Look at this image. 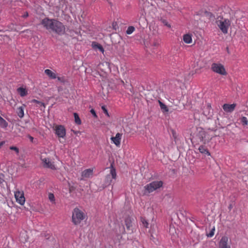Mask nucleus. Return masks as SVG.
I'll use <instances>...</instances> for the list:
<instances>
[{
  "label": "nucleus",
  "mask_w": 248,
  "mask_h": 248,
  "mask_svg": "<svg viewBox=\"0 0 248 248\" xmlns=\"http://www.w3.org/2000/svg\"><path fill=\"white\" fill-rule=\"evenodd\" d=\"M41 159L42 162L43 166L44 168H49L52 170H56V168L53 162L48 158H43L42 156Z\"/></svg>",
  "instance_id": "nucleus-7"
},
{
  "label": "nucleus",
  "mask_w": 248,
  "mask_h": 248,
  "mask_svg": "<svg viewBox=\"0 0 248 248\" xmlns=\"http://www.w3.org/2000/svg\"><path fill=\"white\" fill-rule=\"evenodd\" d=\"M183 41L186 44H190L192 42L191 36L189 34H186L183 36Z\"/></svg>",
  "instance_id": "nucleus-17"
},
{
  "label": "nucleus",
  "mask_w": 248,
  "mask_h": 248,
  "mask_svg": "<svg viewBox=\"0 0 248 248\" xmlns=\"http://www.w3.org/2000/svg\"><path fill=\"white\" fill-rule=\"evenodd\" d=\"M55 134L59 138H64L66 134V131L64 127L60 125H57L55 128Z\"/></svg>",
  "instance_id": "nucleus-9"
},
{
  "label": "nucleus",
  "mask_w": 248,
  "mask_h": 248,
  "mask_svg": "<svg viewBox=\"0 0 248 248\" xmlns=\"http://www.w3.org/2000/svg\"><path fill=\"white\" fill-rule=\"evenodd\" d=\"M102 65H103V63H100V64L98 65L99 67L100 68H101V66H102Z\"/></svg>",
  "instance_id": "nucleus-43"
},
{
  "label": "nucleus",
  "mask_w": 248,
  "mask_h": 248,
  "mask_svg": "<svg viewBox=\"0 0 248 248\" xmlns=\"http://www.w3.org/2000/svg\"><path fill=\"white\" fill-rule=\"evenodd\" d=\"M214 231H215V229L214 228L211 230L210 232L208 234H207L208 237H212L214 234Z\"/></svg>",
  "instance_id": "nucleus-32"
},
{
  "label": "nucleus",
  "mask_w": 248,
  "mask_h": 248,
  "mask_svg": "<svg viewBox=\"0 0 248 248\" xmlns=\"http://www.w3.org/2000/svg\"><path fill=\"white\" fill-rule=\"evenodd\" d=\"M93 168L88 169L83 171L81 174V176L82 177L81 179L92 177L93 176Z\"/></svg>",
  "instance_id": "nucleus-12"
},
{
  "label": "nucleus",
  "mask_w": 248,
  "mask_h": 248,
  "mask_svg": "<svg viewBox=\"0 0 248 248\" xmlns=\"http://www.w3.org/2000/svg\"><path fill=\"white\" fill-rule=\"evenodd\" d=\"M3 142H0V148L3 145Z\"/></svg>",
  "instance_id": "nucleus-44"
},
{
  "label": "nucleus",
  "mask_w": 248,
  "mask_h": 248,
  "mask_svg": "<svg viewBox=\"0 0 248 248\" xmlns=\"http://www.w3.org/2000/svg\"><path fill=\"white\" fill-rule=\"evenodd\" d=\"M135 30V29L133 26H129L128 27L126 32L127 34H131Z\"/></svg>",
  "instance_id": "nucleus-26"
},
{
  "label": "nucleus",
  "mask_w": 248,
  "mask_h": 248,
  "mask_svg": "<svg viewBox=\"0 0 248 248\" xmlns=\"http://www.w3.org/2000/svg\"><path fill=\"white\" fill-rule=\"evenodd\" d=\"M56 78H57V80L61 83H64L66 81L65 78L63 77H57Z\"/></svg>",
  "instance_id": "nucleus-30"
},
{
  "label": "nucleus",
  "mask_w": 248,
  "mask_h": 248,
  "mask_svg": "<svg viewBox=\"0 0 248 248\" xmlns=\"http://www.w3.org/2000/svg\"><path fill=\"white\" fill-rule=\"evenodd\" d=\"M74 116L75 123L78 124H80L81 121H80V119L78 114L77 113H74Z\"/></svg>",
  "instance_id": "nucleus-25"
},
{
  "label": "nucleus",
  "mask_w": 248,
  "mask_h": 248,
  "mask_svg": "<svg viewBox=\"0 0 248 248\" xmlns=\"http://www.w3.org/2000/svg\"><path fill=\"white\" fill-rule=\"evenodd\" d=\"M31 102L35 103L37 104V106L39 107H42L44 109L45 108V106L44 103L42 102H40L37 100L33 99L31 100Z\"/></svg>",
  "instance_id": "nucleus-24"
},
{
  "label": "nucleus",
  "mask_w": 248,
  "mask_h": 248,
  "mask_svg": "<svg viewBox=\"0 0 248 248\" xmlns=\"http://www.w3.org/2000/svg\"><path fill=\"white\" fill-rule=\"evenodd\" d=\"M104 113L108 116V117H109V113L108 111V110L107 109V108H106V107L105 106H102V107H101Z\"/></svg>",
  "instance_id": "nucleus-29"
},
{
  "label": "nucleus",
  "mask_w": 248,
  "mask_h": 248,
  "mask_svg": "<svg viewBox=\"0 0 248 248\" xmlns=\"http://www.w3.org/2000/svg\"><path fill=\"white\" fill-rule=\"evenodd\" d=\"M3 178H4L3 174L2 173H0V184H1L3 182V181H4Z\"/></svg>",
  "instance_id": "nucleus-34"
},
{
  "label": "nucleus",
  "mask_w": 248,
  "mask_h": 248,
  "mask_svg": "<svg viewBox=\"0 0 248 248\" xmlns=\"http://www.w3.org/2000/svg\"><path fill=\"white\" fill-rule=\"evenodd\" d=\"M48 199L52 203H55V197L53 194L49 193Z\"/></svg>",
  "instance_id": "nucleus-28"
},
{
  "label": "nucleus",
  "mask_w": 248,
  "mask_h": 248,
  "mask_svg": "<svg viewBox=\"0 0 248 248\" xmlns=\"http://www.w3.org/2000/svg\"><path fill=\"white\" fill-rule=\"evenodd\" d=\"M223 113V112L222 111H220V112H219V115H220L221 113Z\"/></svg>",
  "instance_id": "nucleus-46"
},
{
  "label": "nucleus",
  "mask_w": 248,
  "mask_h": 248,
  "mask_svg": "<svg viewBox=\"0 0 248 248\" xmlns=\"http://www.w3.org/2000/svg\"><path fill=\"white\" fill-rule=\"evenodd\" d=\"M91 113L93 115V116L96 118L97 116V115L95 113V110L93 109H92L90 111Z\"/></svg>",
  "instance_id": "nucleus-35"
},
{
  "label": "nucleus",
  "mask_w": 248,
  "mask_h": 248,
  "mask_svg": "<svg viewBox=\"0 0 248 248\" xmlns=\"http://www.w3.org/2000/svg\"><path fill=\"white\" fill-rule=\"evenodd\" d=\"M133 219L131 217H127L125 220V225L126 226L128 230H130L131 227L132 226V222Z\"/></svg>",
  "instance_id": "nucleus-15"
},
{
  "label": "nucleus",
  "mask_w": 248,
  "mask_h": 248,
  "mask_svg": "<svg viewBox=\"0 0 248 248\" xmlns=\"http://www.w3.org/2000/svg\"><path fill=\"white\" fill-rule=\"evenodd\" d=\"M10 149L12 150L15 151L17 154L19 153V149L15 146H11L10 147Z\"/></svg>",
  "instance_id": "nucleus-31"
},
{
  "label": "nucleus",
  "mask_w": 248,
  "mask_h": 248,
  "mask_svg": "<svg viewBox=\"0 0 248 248\" xmlns=\"http://www.w3.org/2000/svg\"><path fill=\"white\" fill-rule=\"evenodd\" d=\"M216 24L222 32L225 34L228 32V29L231 26V22L228 19L220 17L216 20Z\"/></svg>",
  "instance_id": "nucleus-2"
},
{
  "label": "nucleus",
  "mask_w": 248,
  "mask_h": 248,
  "mask_svg": "<svg viewBox=\"0 0 248 248\" xmlns=\"http://www.w3.org/2000/svg\"><path fill=\"white\" fill-rule=\"evenodd\" d=\"M41 24L46 30L53 31L59 34H62L65 32L64 26L57 20L45 18L42 20Z\"/></svg>",
  "instance_id": "nucleus-1"
},
{
  "label": "nucleus",
  "mask_w": 248,
  "mask_h": 248,
  "mask_svg": "<svg viewBox=\"0 0 248 248\" xmlns=\"http://www.w3.org/2000/svg\"><path fill=\"white\" fill-rule=\"evenodd\" d=\"M85 217L84 213L78 208H76L73 210L72 220L73 223L76 225H78L81 221Z\"/></svg>",
  "instance_id": "nucleus-3"
},
{
  "label": "nucleus",
  "mask_w": 248,
  "mask_h": 248,
  "mask_svg": "<svg viewBox=\"0 0 248 248\" xmlns=\"http://www.w3.org/2000/svg\"><path fill=\"white\" fill-rule=\"evenodd\" d=\"M160 108L163 112H168L169 109L167 106L160 101H158Z\"/></svg>",
  "instance_id": "nucleus-19"
},
{
  "label": "nucleus",
  "mask_w": 248,
  "mask_h": 248,
  "mask_svg": "<svg viewBox=\"0 0 248 248\" xmlns=\"http://www.w3.org/2000/svg\"><path fill=\"white\" fill-rule=\"evenodd\" d=\"M106 64L108 68L109 67V66H110V63L106 62Z\"/></svg>",
  "instance_id": "nucleus-42"
},
{
  "label": "nucleus",
  "mask_w": 248,
  "mask_h": 248,
  "mask_svg": "<svg viewBox=\"0 0 248 248\" xmlns=\"http://www.w3.org/2000/svg\"><path fill=\"white\" fill-rule=\"evenodd\" d=\"M215 135L214 136H220V132L219 130L217 129L215 130Z\"/></svg>",
  "instance_id": "nucleus-36"
},
{
  "label": "nucleus",
  "mask_w": 248,
  "mask_h": 248,
  "mask_svg": "<svg viewBox=\"0 0 248 248\" xmlns=\"http://www.w3.org/2000/svg\"><path fill=\"white\" fill-rule=\"evenodd\" d=\"M211 68L213 71L218 74L222 75H225L226 74L224 66L220 63H213Z\"/></svg>",
  "instance_id": "nucleus-6"
},
{
  "label": "nucleus",
  "mask_w": 248,
  "mask_h": 248,
  "mask_svg": "<svg viewBox=\"0 0 248 248\" xmlns=\"http://www.w3.org/2000/svg\"><path fill=\"white\" fill-rule=\"evenodd\" d=\"M142 223L143 224V225L147 228L148 227V222H147V221L146 220H145L144 219H142Z\"/></svg>",
  "instance_id": "nucleus-33"
},
{
  "label": "nucleus",
  "mask_w": 248,
  "mask_h": 248,
  "mask_svg": "<svg viewBox=\"0 0 248 248\" xmlns=\"http://www.w3.org/2000/svg\"><path fill=\"white\" fill-rule=\"evenodd\" d=\"M163 183L161 181H154L146 185L144 188L148 193H151L161 187Z\"/></svg>",
  "instance_id": "nucleus-4"
},
{
  "label": "nucleus",
  "mask_w": 248,
  "mask_h": 248,
  "mask_svg": "<svg viewBox=\"0 0 248 248\" xmlns=\"http://www.w3.org/2000/svg\"><path fill=\"white\" fill-rule=\"evenodd\" d=\"M236 106L235 104H232L231 105H229L228 104H225L223 106V108L224 111H225L227 112H231L235 108V107Z\"/></svg>",
  "instance_id": "nucleus-14"
},
{
  "label": "nucleus",
  "mask_w": 248,
  "mask_h": 248,
  "mask_svg": "<svg viewBox=\"0 0 248 248\" xmlns=\"http://www.w3.org/2000/svg\"><path fill=\"white\" fill-rule=\"evenodd\" d=\"M173 231H174V228L170 227V232L173 234H174L173 232Z\"/></svg>",
  "instance_id": "nucleus-39"
},
{
  "label": "nucleus",
  "mask_w": 248,
  "mask_h": 248,
  "mask_svg": "<svg viewBox=\"0 0 248 248\" xmlns=\"http://www.w3.org/2000/svg\"><path fill=\"white\" fill-rule=\"evenodd\" d=\"M241 122L243 125H247L248 124V118L246 117H243L241 119Z\"/></svg>",
  "instance_id": "nucleus-27"
},
{
  "label": "nucleus",
  "mask_w": 248,
  "mask_h": 248,
  "mask_svg": "<svg viewBox=\"0 0 248 248\" xmlns=\"http://www.w3.org/2000/svg\"><path fill=\"white\" fill-rule=\"evenodd\" d=\"M165 25L166 26H167L168 27H170V24H168V23H166Z\"/></svg>",
  "instance_id": "nucleus-45"
},
{
  "label": "nucleus",
  "mask_w": 248,
  "mask_h": 248,
  "mask_svg": "<svg viewBox=\"0 0 248 248\" xmlns=\"http://www.w3.org/2000/svg\"><path fill=\"white\" fill-rule=\"evenodd\" d=\"M219 248H231L227 236H224L221 238L219 242Z\"/></svg>",
  "instance_id": "nucleus-10"
},
{
  "label": "nucleus",
  "mask_w": 248,
  "mask_h": 248,
  "mask_svg": "<svg viewBox=\"0 0 248 248\" xmlns=\"http://www.w3.org/2000/svg\"><path fill=\"white\" fill-rule=\"evenodd\" d=\"M116 178V173L115 170L111 165V169L109 174H108L105 178L106 186L109 185L112 182V179H115Z\"/></svg>",
  "instance_id": "nucleus-5"
},
{
  "label": "nucleus",
  "mask_w": 248,
  "mask_h": 248,
  "mask_svg": "<svg viewBox=\"0 0 248 248\" xmlns=\"http://www.w3.org/2000/svg\"><path fill=\"white\" fill-rule=\"evenodd\" d=\"M15 197L16 202L21 205H23L25 202L23 191H16L15 192Z\"/></svg>",
  "instance_id": "nucleus-8"
},
{
  "label": "nucleus",
  "mask_w": 248,
  "mask_h": 248,
  "mask_svg": "<svg viewBox=\"0 0 248 248\" xmlns=\"http://www.w3.org/2000/svg\"><path fill=\"white\" fill-rule=\"evenodd\" d=\"M116 26H117V23H116V22H113V23H112V26H113V28L114 29H115V30H116Z\"/></svg>",
  "instance_id": "nucleus-38"
},
{
  "label": "nucleus",
  "mask_w": 248,
  "mask_h": 248,
  "mask_svg": "<svg viewBox=\"0 0 248 248\" xmlns=\"http://www.w3.org/2000/svg\"><path fill=\"white\" fill-rule=\"evenodd\" d=\"M122 136L121 134L118 133L115 137L111 138V140L117 146H119L120 144Z\"/></svg>",
  "instance_id": "nucleus-13"
},
{
  "label": "nucleus",
  "mask_w": 248,
  "mask_h": 248,
  "mask_svg": "<svg viewBox=\"0 0 248 248\" xmlns=\"http://www.w3.org/2000/svg\"><path fill=\"white\" fill-rule=\"evenodd\" d=\"M199 151L203 154L207 155H210V153L208 152V151L207 150L206 148H205L204 146H201L199 148Z\"/></svg>",
  "instance_id": "nucleus-22"
},
{
  "label": "nucleus",
  "mask_w": 248,
  "mask_h": 248,
  "mask_svg": "<svg viewBox=\"0 0 248 248\" xmlns=\"http://www.w3.org/2000/svg\"><path fill=\"white\" fill-rule=\"evenodd\" d=\"M28 137L30 139V140L31 141V142H33V138L31 136H28Z\"/></svg>",
  "instance_id": "nucleus-40"
},
{
  "label": "nucleus",
  "mask_w": 248,
  "mask_h": 248,
  "mask_svg": "<svg viewBox=\"0 0 248 248\" xmlns=\"http://www.w3.org/2000/svg\"><path fill=\"white\" fill-rule=\"evenodd\" d=\"M99 49L101 51H104V49H103V48L102 47V46H99Z\"/></svg>",
  "instance_id": "nucleus-41"
},
{
  "label": "nucleus",
  "mask_w": 248,
  "mask_h": 248,
  "mask_svg": "<svg viewBox=\"0 0 248 248\" xmlns=\"http://www.w3.org/2000/svg\"><path fill=\"white\" fill-rule=\"evenodd\" d=\"M217 121H219V118H218V117H217Z\"/></svg>",
  "instance_id": "nucleus-47"
},
{
  "label": "nucleus",
  "mask_w": 248,
  "mask_h": 248,
  "mask_svg": "<svg viewBox=\"0 0 248 248\" xmlns=\"http://www.w3.org/2000/svg\"><path fill=\"white\" fill-rule=\"evenodd\" d=\"M45 73L50 78L52 79H55L57 78L56 74L49 69H46L45 70Z\"/></svg>",
  "instance_id": "nucleus-16"
},
{
  "label": "nucleus",
  "mask_w": 248,
  "mask_h": 248,
  "mask_svg": "<svg viewBox=\"0 0 248 248\" xmlns=\"http://www.w3.org/2000/svg\"><path fill=\"white\" fill-rule=\"evenodd\" d=\"M159 46V41L158 40H154L151 44L152 49L153 52H155V50Z\"/></svg>",
  "instance_id": "nucleus-21"
},
{
  "label": "nucleus",
  "mask_w": 248,
  "mask_h": 248,
  "mask_svg": "<svg viewBox=\"0 0 248 248\" xmlns=\"http://www.w3.org/2000/svg\"><path fill=\"white\" fill-rule=\"evenodd\" d=\"M29 16L28 13L27 12H25L23 15H22V17L23 18H26Z\"/></svg>",
  "instance_id": "nucleus-37"
},
{
  "label": "nucleus",
  "mask_w": 248,
  "mask_h": 248,
  "mask_svg": "<svg viewBox=\"0 0 248 248\" xmlns=\"http://www.w3.org/2000/svg\"><path fill=\"white\" fill-rule=\"evenodd\" d=\"M8 125V123L6 122V121L3 119L0 116V126L2 128H6Z\"/></svg>",
  "instance_id": "nucleus-23"
},
{
  "label": "nucleus",
  "mask_w": 248,
  "mask_h": 248,
  "mask_svg": "<svg viewBox=\"0 0 248 248\" xmlns=\"http://www.w3.org/2000/svg\"><path fill=\"white\" fill-rule=\"evenodd\" d=\"M24 106H21V107H19V108H17V113L18 116L20 118H22V117H23V116H24Z\"/></svg>",
  "instance_id": "nucleus-20"
},
{
  "label": "nucleus",
  "mask_w": 248,
  "mask_h": 248,
  "mask_svg": "<svg viewBox=\"0 0 248 248\" xmlns=\"http://www.w3.org/2000/svg\"><path fill=\"white\" fill-rule=\"evenodd\" d=\"M18 93L21 96L23 97L27 94V91L26 89L22 87L18 88L17 89Z\"/></svg>",
  "instance_id": "nucleus-18"
},
{
  "label": "nucleus",
  "mask_w": 248,
  "mask_h": 248,
  "mask_svg": "<svg viewBox=\"0 0 248 248\" xmlns=\"http://www.w3.org/2000/svg\"><path fill=\"white\" fill-rule=\"evenodd\" d=\"M213 110L212 109L210 105L208 104L204 107L203 110V114L207 119H210L212 116Z\"/></svg>",
  "instance_id": "nucleus-11"
}]
</instances>
